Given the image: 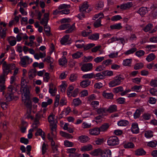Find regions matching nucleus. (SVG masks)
Wrapping results in <instances>:
<instances>
[{
	"instance_id": "nucleus-51",
	"label": "nucleus",
	"mask_w": 157,
	"mask_h": 157,
	"mask_svg": "<svg viewBox=\"0 0 157 157\" xmlns=\"http://www.w3.org/2000/svg\"><path fill=\"white\" fill-rule=\"evenodd\" d=\"M157 145V141L156 140L151 141L148 143L147 145L151 147H155Z\"/></svg>"
},
{
	"instance_id": "nucleus-63",
	"label": "nucleus",
	"mask_w": 157,
	"mask_h": 157,
	"mask_svg": "<svg viewBox=\"0 0 157 157\" xmlns=\"http://www.w3.org/2000/svg\"><path fill=\"white\" fill-rule=\"evenodd\" d=\"M153 25L150 23L148 24L144 29V31L145 32H147L150 31L153 27Z\"/></svg>"
},
{
	"instance_id": "nucleus-56",
	"label": "nucleus",
	"mask_w": 157,
	"mask_h": 157,
	"mask_svg": "<svg viewBox=\"0 0 157 157\" xmlns=\"http://www.w3.org/2000/svg\"><path fill=\"white\" fill-rule=\"evenodd\" d=\"M60 96L59 94L57 95L55 98V101L54 102V106L56 107L59 105V104Z\"/></svg>"
},
{
	"instance_id": "nucleus-59",
	"label": "nucleus",
	"mask_w": 157,
	"mask_h": 157,
	"mask_svg": "<svg viewBox=\"0 0 157 157\" xmlns=\"http://www.w3.org/2000/svg\"><path fill=\"white\" fill-rule=\"evenodd\" d=\"M91 33L92 31L91 30L86 29L82 31V36L85 37L88 36Z\"/></svg>"
},
{
	"instance_id": "nucleus-36",
	"label": "nucleus",
	"mask_w": 157,
	"mask_h": 157,
	"mask_svg": "<svg viewBox=\"0 0 157 157\" xmlns=\"http://www.w3.org/2000/svg\"><path fill=\"white\" fill-rule=\"evenodd\" d=\"M36 136H41L42 138L44 140L45 139L44 133L43 132L41 129H38L35 133Z\"/></svg>"
},
{
	"instance_id": "nucleus-22",
	"label": "nucleus",
	"mask_w": 157,
	"mask_h": 157,
	"mask_svg": "<svg viewBox=\"0 0 157 157\" xmlns=\"http://www.w3.org/2000/svg\"><path fill=\"white\" fill-rule=\"evenodd\" d=\"M59 64L62 66L66 67L67 61L65 57L62 56V57L59 59Z\"/></svg>"
},
{
	"instance_id": "nucleus-55",
	"label": "nucleus",
	"mask_w": 157,
	"mask_h": 157,
	"mask_svg": "<svg viewBox=\"0 0 157 157\" xmlns=\"http://www.w3.org/2000/svg\"><path fill=\"white\" fill-rule=\"evenodd\" d=\"M94 74L93 73L86 74L83 75L82 77L84 78H94Z\"/></svg>"
},
{
	"instance_id": "nucleus-28",
	"label": "nucleus",
	"mask_w": 157,
	"mask_h": 157,
	"mask_svg": "<svg viewBox=\"0 0 157 157\" xmlns=\"http://www.w3.org/2000/svg\"><path fill=\"white\" fill-rule=\"evenodd\" d=\"M81 100L79 98H74L73 100L72 104L75 107L78 106L82 104Z\"/></svg>"
},
{
	"instance_id": "nucleus-15",
	"label": "nucleus",
	"mask_w": 157,
	"mask_h": 157,
	"mask_svg": "<svg viewBox=\"0 0 157 157\" xmlns=\"http://www.w3.org/2000/svg\"><path fill=\"white\" fill-rule=\"evenodd\" d=\"M25 100H23L22 98V101L24 103L26 107L29 109L30 110L32 109V104L31 102L29 99V97H28V98H25L24 99Z\"/></svg>"
},
{
	"instance_id": "nucleus-32",
	"label": "nucleus",
	"mask_w": 157,
	"mask_h": 157,
	"mask_svg": "<svg viewBox=\"0 0 157 157\" xmlns=\"http://www.w3.org/2000/svg\"><path fill=\"white\" fill-rule=\"evenodd\" d=\"M91 82L89 79H86L82 81L80 83V86L83 88H85L88 86L90 83Z\"/></svg>"
},
{
	"instance_id": "nucleus-23",
	"label": "nucleus",
	"mask_w": 157,
	"mask_h": 157,
	"mask_svg": "<svg viewBox=\"0 0 157 157\" xmlns=\"http://www.w3.org/2000/svg\"><path fill=\"white\" fill-rule=\"evenodd\" d=\"M137 12L142 17H143L147 12V8L146 7H142L139 9Z\"/></svg>"
},
{
	"instance_id": "nucleus-35",
	"label": "nucleus",
	"mask_w": 157,
	"mask_h": 157,
	"mask_svg": "<svg viewBox=\"0 0 157 157\" xmlns=\"http://www.w3.org/2000/svg\"><path fill=\"white\" fill-rule=\"evenodd\" d=\"M129 124V122L128 121L122 120L117 122V124L119 126H125Z\"/></svg>"
},
{
	"instance_id": "nucleus-9",
	"label": "nucleus",
	"mask_w": 157,
	"mask_h": 157,
	"mask_svg": "<svg viewBox=\"0 0 157 157\" xmlns=\"http://www.w3.org/2000/svg\"><path fill=\"white\" fill-rule=\"evenodd\" d=\"M59 8L63 9H64L60 12L61 14H67L70 13V10L67 9L70 7V5L66 4H61L59 6Z\"/></svg>"
},
{
	"instance_id": "nucleus-50",
	"label": "nucleus",
	"mask_w": 157,
	"mask_h": 157,
	"mask_svg": "<svg viewBox=\"0 0 157 157\" xmlns=\"http://www.w3.org/2000/svg\"><path fill=\"white\" fill-rule=\"evenodd\" d=\"M144 135L147 138H150L153 136V132L151 131H147L145 132Z\"/></svg>"
},
{
	"instance_id": "nucleus-43",
	"label": "nucleus",
	"mask_w": 157,
	"mask_h": 157,
	"mask_svg": "<svg viewBox=\"0 0 157 157\" xmlns=\"http://www.w3.org/2000/svg\"><path fill=\"white\" fill-rule=\"evenodd\" d=\"M78 79V75L76 74H73L70 75L69 80L71 82L76 81Z\"/></svg>"
},
{
	"instance_id": "nucleus-21",
	"label": "nucleus",
	"mask_w": 157,
	"mask_h": 157,
	"mask_svg": "<svg viewBox=\"0 0 157 157\" xmlns=\"http://www.w3.org/2000/svg\"><path fill=\"white\" fill-rule=\"evenodd\" d=\"M92 149V145L90 144H88L80 148V150L82 151H86L91 150Z\"/></svg>"
},
{
	"instance_id": "nucleus-41",
	"label": "nucleus",
	"mask_w": 157,
	"mask_h": 157,
	"mask_svg": "<svg viewBox=\"0 0 157 157\" xmlns=\"http://www.w3.org/2000/svg\"><path fill=\"white\" fill-rule=\"evenodd\" d=\"M150 85L152 87H157V78L152 79L150 82Z\"/></svg>"
},
{
	"instance_id": "nucleus-25",
	"label": "nucleus",
	"mask_w": 157,
	"mask_h": 157,
	"mask_svg": "<svg viewBox=\"0 0 157 157\" xmlns=\"http://www.w3.org/2000/svg\"><path fill=\"white\" fill-rule=\"evenodd\" d=\"M90 140L89 137L86 136L82 135L78 137V140L81 143H85L87 142Z\"/></svg>"
},
{
	"instance_id": "nucleus-58",
	"label": "nucleus",
	"mask_w": 157,
	"mask_h": 157,
	"mask_svg": "<svg viewBox=\"0 0 157 157\" xmlns=\"http://www.w3.org/2000/svg\"><path fill=\"white\" fill-rule=\"evenodd\" d=\"M102 74L104 76H111L113 75V72L111 71H102Z\"/></svg>"
},
{
	"instance_id": "nucleus-5",
	"label": "nucleus",
	"mask_w": 157,
	"mask_h": 157,
	"mask_svg": "<svg viewBox=\"0 0 157 157\" xmlns=\"http://www.w3.org/2000/svg\"><path fill=\"white\" fill-rule=\"evenodd\" d=\"M107 143L108 145L109 146H114L119 144V140L116 136H111L108 138Z\"/></svg>"
},
{
	"instance_id": "nucleus-2",
	"label": "nucleus",
	"mask_w": 157,
	"mask_h": 157,
	"mask_svg": "<svg viewBox=\"0 0 157 157\" xmlns=\"http://www.w3.org/2000/svg\"><path fill=\"white\" fill-rule=\"evenodd\" d=\"M54 117L53 115H51L48 116V120L50 124L52 134L54 137H55V134H56V129L57 126L54 120Z\"/></svg>"
},
{
	"instance_id": "nucleus-42",
	"label": "nucleus",
	"mask_w": 157,
	"mask_h": 157,
	"mask_svg": "<svg viewBox=\"0 0 157 157\" xmlns=\"http://www.w3.org/2000/svg\"><path fill=\"white\" fill-rule=\"evenodd\" d=\"M83 56V53L81 52H77L72 55V57L73 59H76L80 58Z\"/></svg>"
},
{
	"instance_id": "nucleus-40",
	"label": "nucleus",
	"mask_w": 157,
	"mask_h": 157,
	"mask_svg": "<svg viewBox=\"0 0 157 157\" xmlns=\"http://www.w3.org/2000/svg\"><path fill=\"white\" fill-rule=\"evenodd\" d=\"M137 51V48L136 47L132 48L124 52V54L126 55H128L132 54Z\"/></svg>"
},
{
	"instance_id": "nucleus-62",
	"label": "nucleus",
	"mask_w": 157,
	"mask_h": 157,
	"mask_svg": "<svg viewBox=\"0 0 157 157\" xmlns=\"http://www.w3.org/2000/svg\"><path fill=\"white\" fill-rule=\"evenodd\" d=\"M75 29V24H74L70 27H69L68 29L66 30L65 32L66 33H69L72 32V31Z\"/></svg>"
},
{
	"instance_id": "nucleus-54",
	"label": "nucleus",
	"mask_w": 157,
	"mask_h": 157,
	"mask_svg": "<svg viewBox=\"0 0 157 157\" xmlns=\"http://www.w3.org/2000/svg\"><path fill=\"white\" fill-rule=\"evenodd\" d=\"M91 105L94 109H97L99 105V102L97 101H93L91 102Z\"/></svg>"
},
{
	"instance_id": "nucleus-19",
	"label": "nucleus",
	"mask_w": 157,
	"mask_h": 157,
	"mask_svg": "<svg viewBox=\"0 0 157 157\" xmlns=\"http://www.w3.org/2000/svg\"><path fill=\"white\" fill-rule=\"evenodd\" d=\"M96 111L97 114L102 116H104L107 113L106 108L104 107L97 108Z\"/></svg>"
},
{
	"instance_id": "nucleus-44",
	"label": "nucleus",
	"mask_w": 157,
	"mask_h": 157,
	"mask_svg": "<svg viewBox=\"0 0 157 157\" xmlns=\"http://www.w3.org/2000/svg\"><path fill=\"white\" fill-rule=\"evenodd\" d=\"M146 48L148 50L154 52L156 51V50H154L153 49L156 48L157 46L155 45H148L146 46Z\"/></svg>"
},
{
	"instance_id": "nucleus-26",
	"label": "nucleus",
	"mask_w": 157,
	"mask_h": 157,
	"mask_svg": "<svg viewBox=\"0 0 157 157\" xmlns=\"http://www.w3.org/2000/svg\"><path fill=\"white\" fill-rule=\"evenodd\" d=\"M85 44L84 41L82 40H79L75 41V45L78 48H83Z\"/></svg>"
},
{
	"instance_id": "nucleus-37",
	"label": "nucleus",
	"mask_w": 157,
	"mask_h": 157,
	"mask_svg": "<svg viewBox=\"0 0 157 157\" xmlns=\"http://www.w3.org/2000/svg\"><path fill=\"white\" fill-rule=\"evenodd\" d=\"M132 59H127L123 60V64L124 66H130L131 65Z\"/></svg>"
},
{
	"instance_id": "nucleus-30",
	"label": "nucleus",
	"mask_w": 157,
	"mask_h": 157,
	"mask_svg": "<svg viewBox=\"0 0 157 157\" xmlns=\"http://www.w3.org/2000/svg\"><path fill=\"white\" fill-rule=\"evenodd\" d=\"M102 95L104 97L107 99H111L113 98V94L111 92L106 93L105 91H104Z\"/></svg>"
},
{
	"instance_id": "nucleus-46",
	"label": "nucleus",
	"mask_w": 157,
	"mask_h": 157,
	"mask_svg": "<svg viewBox=\"0 0 157 157\" xmlns=\"http://www.w3.org/2000/svg\"><path fill=\"white\" fill-rule=\"evenodd\" d=\"M88 38L91 40H96L99 38V35L98 33L94 34L91 35L89 36Z\"/></svg>"
},
{
	"instance_id": "nucleus-3",
	"label": "nucleus",
	"mask_w": 157,
	"mask_h": 157,
	"mask_svg": "<svg viewBox=\"0 0 157 157\" xmlns=\"http://www.w3.org/2000/svg\"><path fill=\"white\" fill-rule=\"evenodd\" d=\"M124 78L121 75H117L109 83V86L110 87H113L120 85L121 82L124 80Z\"/></svg>"
},
{
	"instance_id": "nucleus-45",
	"label": "nucleus",
	"mask_w": 157,
	"mask_h": 157,
	"mask_svg": "<svg viewBox=\"0 0 157 157\" xmlns=\"http://www.w3.org/2000/svg\"><path fill=\"white\" fill-rule=\"evenodd\" d=\"M60 134L62 136L67 139L72 138H73V136L63 131L60 132Z\"/></svg>"
},
{
	"instance_id": "nucleus-38",
	"label": "nucleus",
	"mask_w": 157,
	"mask_h": 157,
	"mask_svg": "<svg viewBox=\"0 0 157 157\" xmlns=\"http://www.w3.org/2000/svg\"><path fill=\"white\" fill-rule=\"evenodd\" d=\"M109 127V125L108 124L105 123L99 128L100 131L104 132L107 130Z\"/></svg>"
},
{
	"instance_id": "nucleus-11",
	"label": "nucleus",
	"mask_w": 157,
	"mask_h": 157,
	"mask_svg": "<svg viewBox=\"0 0 157 157\" xmlns=\"http://www.w3.org/2000/svg\"><path fill=\"white\" fill-rule=\"evenodd\" d=\"M92 64L89 63L83 64L81 67V69L82 71L86 72L90 71L92 69Z\"/></svg>"
},
{
	"instance_id": "nucleus-1",
	"label": "nucleus",
	"mask_w": 157,
	"mask_h": 157,
	"mask_svg": "<svg viewBox=\"0 0 157 157\" xmlns=\"http://www.w3.org/2000/svg\"><path fill=\"white\" fill-rule=\"evenodd\" d=\"M3 74L7 75L9 73H12V70L15 68V64L13 63H7L6 62H4L2 64Z\"/></svg>"
},
{
	"instance_id": "nucleus-33",
	"label": "nucleus",
	"mask_w": 157,
	"mask_h": 157,
	"mask_svg": "<svg viewBox=\"0 0 157 157\" xmlns=\"http://www.w3.org/2000/svg\"><path fill=\"white\" fill-rule=\"evenodd\" d=\"M104 2H99L97 3L95 6V9L101 10H102L104 6Z\"/></svg>"
},
{
	"instance_id": "nucleus-53",
	"label": "nucleus",
	"mask_w": 157,
	"mask_h": 157,
	"mask_svg": "<svg viewBox=\"0 0 157 157\" xmlns=\"http://www.w3.org/2000/svg\"><path fill=\"white\" fill-rule=\"evenodd\" d=\"M143 66L144 64L142 63H138L135 64L134 68L136 70H139L141 69Z\"/></svg>"
},
{
	"instance_id": "nucleus-16",
	"label": "nucleus",
	"mask_w": 157,
	"mask_h": 157,
	"mask_svg": "<svg viewBox=\"0 0 157 157\" xmlns=\"http://www.w3.org/2000/svg\"><path fill=\"white\" fill-rule=\"evenodd\" d=\"M146 154V151L142 148L137 149L135 151V154L137 156H143Z\"/></svg>"
},
{
	"instance_id": "nucleus-39",
	"label": "nucleus",
	"mask_w": 157,
	"mask_h": 157,
	"mask_svg": "<svg viewBox=\"0 0 157 157\" xmlns=\"http://www.w3.org/2000/svg\"><path fill=\"white\" fill-rule=\"evenodd\" d=\"M124 147L126 148H133L135 147L134 144L131 142H128L124 145Z\"/></svg>"
},
{
	"instance_id": "nucleus-24",
	"label": "nucleus",
	"mask_w": 157,
	"mask_h": 157,
	"mask_svg": "<svg viewBox=\"0 0 157 157\" xmlns=\"http://www.w3.org/2000/svg\"><path fill=\"white\" fill-rule=\"evenodd\" d=\"M133 4L132 2H128L126 3L122 4L120 6V8L122 10L128 9L132 6Z\"/></svg>"
},
{
	"instance_id": "nucleus-48",
	"label": "nucleus",
	"mask_w": 157,
	"mask_h": 157,
	"mask_svg": "<svg viewBox=\"0 0 157 157\" xmlns=\"http://www.w3.org/2000/svg\"><path fill=\"white\" fill-rule=\"evenodd\" d=\"M104 75L102 74V71L101 73H98L96 75L94 74V78L96 79H102L103 78Z\"/></svg>"
},
{
	"instance_id": "nucleus-10",
	"label": "nucleus",
	"mask_w": 157,
	"mask_h": 157,
	"mask_svg": "<svg viewBox=\"0 0 157 157\" xmlns=\"http://www.w3.org/2000/svg\"><path fill=\"white\" fill-rule=\"evenodd\" d=\"M7 75L2 74L0 76V92H2L5 89V85L6 81L5 77Z\"/></svg>"
},
{
	"instance_id": "nucleus-60",
	"label": "nucleus",
	"mask_w": 157,
	"mask_h": 157,
	"mask_svg": "<svg viewBox=\"0 0 157 157\" xmlns=\"http://www.w3.org/2000/svg\"><path fill=\"white\" fill-rule=\"evenodd\" d=\"M95 45V44L93 43L89 44L86 45H84V49L85 50H87L94 47Z\"/></svg>"
},
{
	"instance_id": "nucleus-34",
	"label": "nucleus",
	"mask_w": 157,
	"mask_h": 157,
	"mask_svg": "<svg viewBox=\"0 0 157 157\" xmlns=\"http://www.w3.org/2000/svg\"><path fill=\"white\" fill-rule=\"evenodd\" d=\"M110 28L112 29L119 30L122 28L121 23L113 24L110 26Z\"/></svg>"
},
{
	"instance_id": "nucleus-27",
	"label": "nucleus",
	"mask_w": 157,
	"mask_h": 157,
	"mask_svg": "<svg viewBox=\"0 0 157 157\" xmlns=\"http://www.w3.org/2000/svg\"><path fill=\"white\" fill-rule=\"evenodd\" d=\"M117 107L116 105H110L108 109H106L107 112L112 113L117 111Z\"/></svg>"
},
{
	"instance_id": "nucleus-14",
	"label": "nucleus",
	"mask_w": 157,
	"mask_h": 157,
	"mask_svg": "<svg viewBox=\"0 0 157 157\" xmlns=\"http://www.w3.org/2000/svg\"><path fill=\"white\" fill-rule=\"evenodd\" d=\"M144 110V108L142 107L137 109L133 114L134 118L136 119L139 118L140 117L141 113L143 112Z\"/></svg>"
},
{
	"instance_id": "nucleus-7",
	"label": "nucleus",
	"mask_w": 157,
	"mask_h": 157,
	"mask_svg": "<svg viewBox=\"0 0 157 157\" xmlns=\"http://www.w3.org/2000/svg\"><path fill=\"white\" fill-rule=\"evenodd\" d=\"M20 91L22 94V98L23 100H24V99L25 98H28V97L29 96V92L25 86H21Z\"/></svg>"
},
{
	"instance_id": "nucleus-49",
	"label": "nucleus",
	"mask_w": 157,
	"mask_h": 157,
	"mask_svg": "<svg viewBox=\"0 0 157 157\" xmlns=\"http://www.w3.org/2000/svg\"><path fill=\"white\" fill-rule=\"evenodd\" d=\"M155 58V55L153 53L149 54L147 57L146 59L148 62H150Z\"/></svg>"
},
{
	"instance_id": "nucleus-64",
	"label": "nucleus",
	"mask_w": 157,
	"mask_h": 157,
	"mask_svg": "<svg viewBox=\"0 0 157 157\" xmlns=\"http://www.w3.org/2000/svg\"><path fill=\"white\" fill-rule=\"evenodd\" d=\"M113 60L111 59H107L105 60H104L102 62V64L105 65L106 66H108L112 64Z\"/></svg>"
},
{
	"instance_id": "nucleus-52",
	"label": "nucleus",
	"mask_w": 157,
	"mask_h": 157,
	"mask_svg": "<svg viewBox=\"0 0 157 157\" xmlns=\"http://www.w3.org/2000/svg\"><path fill=\"white\" fill-rule=\"evenodd\" d=\"M124 91L123 87L122 86H119L113 89V91L114 92L117 93L120 92H122Z\"/></svg>"
},
{
	"instance_id": "nucleus-20",
	"label": "nucleus",
	"mask_w": 157,
	"mask_h": 157,
	"mask_svg": "<svg viewBox=\"0 0 157 157\" xmlns=\"http://www.w3.org/2000/svg\"><path fill=\"white\" fill-rule=\"evenodd\" d=\"M36 70L34 69H32L29 71L28 73V76L29 79L32 80L36 75Z\"/></svg>"
},
{
	"instance_id": "nucleus-13",
	"label": "nucleus",
	"mask_w": 157,
	"mask_h": 157,
	"mask_svg": "<svg viewBox=\"0 0 157 157\" xmlns=\"http://www.w3.org/2000/svg\"><path fill=\"white\" fill-rule=\"evenodd\" d=\"M131 131L134 134H137L139 132L140 129L138 127V124L137 123H134L132 124Z\"/></svg>"
},
{
	"instance_id": "nucleus-31",
	"label": "nucleus",
	"mask_w": 157,
	"mask_h": 157,
	"mask_svg": "<svg viewBox=\"0 0 157 157\" xmlns=\"http://www.w3.org/2000/svg\"><path fill=\"white\" fill-rule=\"evenodd\" d=\"M7 30L6 28L3 29L1 26H0V36L2 38L4 39L6 36V31Z\"/></svg>"
},
{
	"instance_id": "nucleus-47",
	"label": "nucleus",
	"mask_w": 157,
	"mask_h": 157,
	"mask_svg": "<svg viewBox=\"0 0 157 157\" xmlns=\"http://www.w3.org/2000/svg\"><path fill=\"white\" fill-rule=\"evenodd\" d=\"M44 31L46 33V35L49 36L51 35L50 28L47 25L44 26Z\"/></svg>"
},
{
	"instance_id": "nucleus-57",
	"label": "nucleus",
	"mask_w": 157,
	"mask_h": 157,
	"mask_svg": "<svg viewBox=\"0 0 157 157\" xmlns=\"http://www.w3.org/2000/svg\"><path fill=\"white\" fill-rule=\"evenodd\" d=\"M50 78V77L49 73L45 72L43 77L44 81L46 82H48Z\"/></svg>"
},
{
	"instance_id": "nucleus-4",
	"label": "nucleus",
	"mask_w": 157,
	"mask_h": 157,
	"mask_svg": "<svg viewBox=\"0 0 157 157\" xmlns=\"http://www.w3.org/2000/svg\"><path fill=\"white\" fill-rule=\"evenodd\" d=\"M20 61L19 64L22 67H25L31 63L32 62V59H30L27 56H25L23 57H20Z\"/></svg>"
},
{
	"instance_id": "nucleus-6",
	"label": "nucleus",
	"mask_w": 157,
	"mask_h": 157,
	"mask_svg": "<svg viewBox=\"0 0 157 157\" xmlns=\"http://www.w3.org/2000/svg\"><path fill=\"white\" fill-rule=\"evenodd\" d=\"M13 87L12 85H10L8 87L7 93L5 95L7 101H10L13 98Z\"/></svg>"
},
{
	"instance_id": "nucleus-8",
	"label": "nucleus",
	"mask_w": 157,
	"mask_h": 157,
	"mask_svg": "<svg viewBox=\"0 0 157 157\" xmlns=\"http://www.w3.org/2000/svg\"><path fill=\"white\" fill-rule=\"evenodd\" d=\"M79 10L81 12L84 13L89 12L91 10V9L89 8L87 3L85 2L79 6Z\"/></svg>"
},
{
	"instance_id": "nucleus-17",
	"label": "nucleus",
	"mask_w": 157,
	"mask_h": 157,
	"mask_svg": "<svg viewBox=\"0 0 157 157\" xmlns=\"http://www.w3.org/2000/svg\"><path fill=\"white\" fill-rule=\"evenodd\" d=\"M101 155V157H111V152L109 149L102 151Z\"/></svg>"
},
{
	"instance_id": "nucleus-29",
	"label": "nucleus",
	"mask_w": 157,
	"mask_h": 157,
	"mask_svg": "<svg viewBox=\"0 0 157 157\" xmlns=\"http://www.w3.org/2000/svg\"><path fill=\"white\" fill-rule=\"evenodd\" d=\"M46 56L45 52L43 53L39 52V53H36L34 55V58L37 59H39L40 58H42Z\"/></svg>"
},
{
	"instance_id": "nucleus-12",
	"label": "nucleus",
	"mask_w": 157,
	"mask_h": 157,
	"mask_svg": "<svg viewBox=\"0 0 157 157\" xmlns=\"http://www.w3.org/2000/svg\"><path fill=\"white\" fill-rule=\"evenodd\" d=\"M70 40L69 35H66L62 38L60 40V43L62 44L67 45L71 43Z\"/></svg>"
},
{
	"instance_id": "nucleus-61",
	"label": "nucleus",
	"mask_w": 157,
	"mask_h": 157,
	"mask_svg": "<svg viewBox=\"0 0 157 157\" xmlns=\"http://www.w3.org/2000/svg\"><path fill=\"white\" fill-rule=\"evenodd\" d=\"M105 57H98L94 59V61L97 63L101 62L105 59Z\"/></svg>"
},
{
	"instance_id": "nucleus-18",
	"label": "nucleus",
	"mask_w": 157,
	"mask_h": 157,
	"mask_svg": "<svg viewBox=\"0 0 157 157\" xmlns=\"http://www.w3.org/2000/svg\"><path fill=\"white\" fill-rule=\"evenodd\" d=\"M90 134L92 135L97 136L100 134V131L98 128H95L89 130Z\"/></svg>"
}]
</instances>
